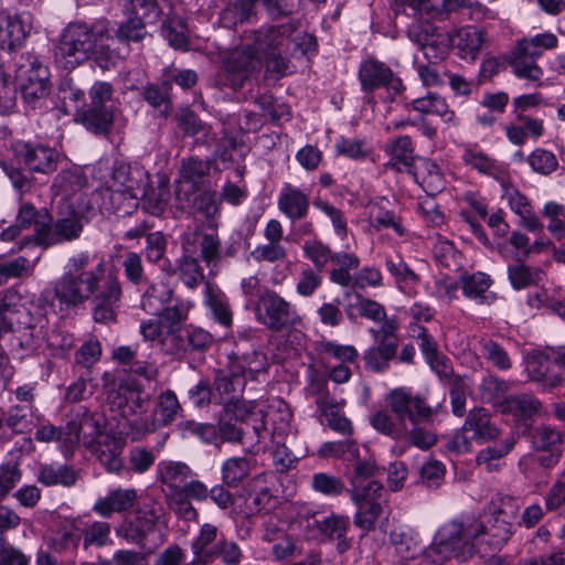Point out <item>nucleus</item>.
Listing matches in <instances>:
<instances>
[{
  "label": "nucleus",
  "mask_w": 565,
  "mask_h": 565,
  "mask_svg": "<svg viewBox=\"0 0 565 565\" xmlns=\"http://www.w3.org/2000/svg\"><path fill=\"white\" fill-rule=\"evenodd\" d=\"M297 22L265 26L246 32L244 43L230 51L217 75V84L238 90L265 63L266 75L279 79L294 73L290 58H300L317 50L316 38L298 30Z\"/></svg>",
  "instance_id": "1"
},
{
  "label": "nucleus",
  "mask_w": 565,
  "mask_h": 565,
  "mask_svg": "<svg viewBox=\"0 0 565 565\" xmlns=\"http://www.w3.org/2000/svg\"><path fill=\"white\" fill-rule=\"evenodd\" d=\"M90 263L87 252L74 255L68 262V273L57 284L51 310H45L44 316L57 315L54 309L58 302L61 311L63 305L66 308H76L84 301H89L90 312L94 318H116L121 306V282L116 269L106 268V262L102 258L97 265L86 270Z\"/></svg>",
  "instance_id": "2"
},
{
  "label": "nucleus",
  "mask_w": 565,
  "mask_h": 565,
  "mask_svg": "<svg viewBox=\"0 0 565 565\" xmlns=\"http://www.w3.org/2000/svg\"><path fill=\"white\" fill-rule=\"evenodd\" d=\"M110 409L117 413L118 429L121 434L139 439L141 436L168 425L181 412V405L172 391L162 392L154 409L149 413V395L128 384L119 385L109 396Z\"/></svg>",
  "instance_id": "3"
},
{
  "label": "nucleus",
  "mask_w": 565,
  "mask_h": 565,
  "mask_svg": "<svg viewBox=\"0 0 565 565\" xmlns=\"http://www.w3.org/2000/svg\"><path fill=\"white\" fill-rule=\"evenodd\" d=\"M149 180L150 174L141 164L115 162L102 190V209L108 213H130V210L138 206Z\"/></svg>",
  "instance_id": "4"
},
{
  "label": "nucleus",
  "mask_w": 565,
  "mask_h": 565,
  "mask_svg": "<svg viewBox=\"0 0 565 565\" xmlns=\"http://www.w3.org/2000/svg\"><path fill=\"white\" fill-rule=\"evenodd\" d=\"M183 257L179 264L180 278L189 288L198 287L204 280L195 255L200 253L202 260L207 265H216L221 257V242L216 234L188 230L182 235Z\"/></svg>",
  "instance_id": "5"
},
{
  "label": "nucleus",
  "mask_w": 565,
  "mask_h": 565,
  "mask_svg": "<svg viewBox=\"0 0 565 565\" xmlns=\"http://www.w3.org/2000/svg\"><path fill=\"white\" fill-rule=\"evenodd\" d=\"M106 32V23L93 25L75 22L63 31L55 50V60L66 70H73L90 58L96 41Z\"/></svg>",
  "instance_id": "6"
},
{
  "label": "nucleus",
  "mask_w": 565,
  "mask_h": 565,
  "mask_svg": "<svg viewBox=\"0 0 565 565\" xmlns=\"http://www.w3.org/2000/svg\"><path fill=\"white\" fill-rule=\"evenodd\" d=\"M113 86L108 82H96L89 89V105L79 115L81 122L95 135H106L114 122Z\"/></svg>",
  "instance_id": "7"
},
{
  "label": "nucleus",
  "mask_w": 565,
  "mask_h": 565,
  "mask_svg": "<svg viewBox=\"0 0 565 565\" xmlns=\"http://www.w3.org/2000/svg\"><path fill=\"white\" fill-rule=\"evenodd\" d=\"M519 516V507L512 498H501L499 503H493L492 513L487 523L480 522L484 530L479 536H487L486 541L494 550L501 548L512 534V526Z\"/></svg>",
  "instance_id": "8"
},
{
  "label": "nucleus",
  "mask_w": 565,
  "mask_h": 565,
  "mask_svg": "<svg viewBox=\"0 0 565 565\" xmlns=\"http://www.w3.org/2000/svg\"><path fill=\"white\" fill-rule=\"evenodd\" d=\"M359 81L362 90L372 93L384 87L388 94L387 99L394 102L404 90L402 79L383 62L369 58L361 63L359 68Z\"/></svg>",
  "instance_id": "9"
},
{
  "label": "nucleus",
  "mask_w": 565,
  "mask_h": 565,
  "mask_svg": "<svg viewBox=\"0 0 565 565\" xmlns=\"http://www.w3.org/2000/svg\"><path fill=\"white\" fill-rule=\"evenodd\" d=\"M407 35L419 47L428 62L445 58L452 44V36L447 31L430 23L409 25Z\"/></svg>",
  "instance_id": "10"
},
{
  "label": "nucleus",
  "mask_w": 565,
  "mask_h": 565,
  "mask_svg": "<svg viewBox=\"0 0 565 565\" xmlns=\"http://www.w3.org/2000/svg\"><path fill=\"white\" fill-rule=\"evenodd\" d=\"M14 159L30 172L50 174L57 169L60 152L40 142L17 141L12 145Z\"/></svg>",
  "instance_id": "11"
},
{
  "label": "nucleus",
  "mask_w": 565,
  "mask_h": 565,
  "mask_svg": "<svg viewBox=\"0 0 565 565\" xmlns=\"http://www.w3.org/2000/svg\"><path fill=\"white\" fill-rule=\"evenodd\" d=\"M386 403L396 416L401 427L405 426L406 419L416 425L419 422L428 420L433 414L431 407L423 398L413 396L404 388L393 390L386 396Z\"/></svg>",
  "instance_id": "12"
},
{
  "label": "nucleus",
  "mask_w": 565,
  "mask_h": 565,
  "mask_svg": "<svg viewBox=\"0 0 565 565\" xmlns=\"http://www.w3.org/2000/svg\"><path fill=\"white\" fill-rule=\"evenodd\" d=\"M539 50L527 38H523L516 42L515 47L511 52L509 64L513 74L530 82L541 85L544 75L543 70L537 65L536 58L542 55Z\"/></svg>",
  "instance_id": "13"
},
{
  "label": "nucleus",
  "mask_w": 565,
  "mask_h": 565,
  "mask_svg": "<svg viewBox=\"0 0 565 565\" xmlns=\"http://www.w3.org/2000/svg\"><path fill=\"white\" fill-rule=\"evenodd\" d=\"M83 231L81 216L73 212L66 217H60L54 224L38 222V245L50 246L79 237Z\"/></svg>",
  "instance_id": "14"
},
{
  "label": "nucleus",
  "mask_w": 565,
  "mask_h": 565,
  "mask_svg": "<svg viewBox=\"0 0 565 565\" xmlns=\"http://www.w3.org/2000/svg\"><path fill=\"white\" fill-rule=\"evenodd\" d=\"M484 526L478 521H472L468 525L451 521L444 524L436 536V544L447 553H459V550L467 545L470 540H478L479 532Z\"/></svg>",
  "instance_id": "15"
},
{
  "label": "nucleus",
  "mask_w": 565,
  "mask_h": 565,
  "mask_svg": "<svg viewBox=\"0 0 565 565\" xmlns=\"http://www.w3.org/2000/svg\"><path fill=\"white\" fill-rule=\"evenodd\" d=\"M395 329V320H384L380 329L372 330L375 339L381 342L377 348L369 350L365 354L366 365L373 371H383L395 355L397 348Z\"/></svg>",
  "instance_id": "16"
},
{
  "label": "nucleus",
  "mask_w": 565,
  "mask_h": 565,
  "mask_svg": "<svg viewBox=\"0 0 565 565\" xmlns=\"http://www.w3.org/2000/svg\"><path fill=\"white\" fill-rule=\"evenodd\" d=\"M103 426V420L99 416L92 415L82 407L67 423V436L65 439L68 444H72V448L78 445L81 439L85 444H92L100 436Z\"/></svg>",
  "instance_id": "17"
},
{
  "label": "nucleus",
  "mask_w": 565,
  "mask_h": 565,
  "mask_svg": "<svg viewBox=\"0 0 565 565\" xmlns=\"http://www.w3.org/2000/svg\"><path fill=\"white\" fill-rule=\"evenodd\" d=\"M532 443L534 448L542 452L539 457L541 466L550 468L558 461L563 443L561 431L551 426H539L533 433Z\"/></svg>",
  "instance_id": "18"
},
{
  "label": "nucleus",
  "mask_w": 565,
  "mask_h": 565,
  "mask_svg": "<svg viewBox=\"0 0 565 565\" xmlns=\"http://www.w3.org/2000/svg\"><path fill=\"white\" fill-rule=\"evenodd\" d=\"M31 30V24L22 15L0 14V49H20Z\"/></svg>",
  "instance_id": "19"
},
{
  "label": "nucleus",
  "mask_w": 565,
  "mask_h": 565,
  "mask_svg": "<svg viewBox=\"0 0 565 565\" xmlns=\"http://www.w3.org/2000/svg\"><path fill=\"white\" fill-rule=\"evenodd\" d=\"M384 150L390 156L385 167L396 172H408L418 158L415 156L411 137L406 135L390 139Z\"/></svg>",
  "instance_id": "20"
},
{
  "label": "nucleus",
  "mask_w": 565,
  "mask_h": 565,
  "mask_svg": "<svg viewBox=\"0 0 565 565\" xmlns=\"http://www.w3.org/2000/svg\"><path fill=\"white\" fill-rule=\"evenodd\" d=\"M277 205L284 215L295 222L308 215L310 201L302 190L285 183L279 192Z\"/></svg>",
  "instance_id": "21"
},
{
  "label": "nucleus",
  "mask_w": 565,
  "mask_h": 565,
  "mask_svg": "<svg viewBox=\"0 0 565 565\" xmlns=\"http://www.w3.org/2000/svg\"><path fill=\"white\" fill-rule=\"evenodd\" d=\"M302 250L305 257L312 263L313 269L318 271L329 263L352 264L353 262V258L348 256V252H333L327 244L317 238L305 241Z\"/></svg>",
  "instance_id": "22"
},
{
  "label": "nucleus",
  "mask_w": 565,
  "mask_h": 565,
  "mask_svg": "<svg viewBox=\"0 0 565 565\" xmlns=\"http://www.w3.org/2000/svg\"><path fill=\"white\" fill-rule=\"evenodd\" d=\"M43 220L45 223L51 222V215L45 210L38 211L31 203H22L20 205L15 224L3 230L0 237L4 242L13 241L18 237L21 230L30 227L34 224L33 238L38 243V222Z\"/></svg>",
  "instance_id": "23"
},
{
  "label": "nucleus",
  "mask_w": 565,
  "mask_h": 565,
  "mask_svg": "<svg viewBox=\"0 0 565 565\" xmlns=\"http://www.w3.org/2000/svg\"><path fill=\"white\" fill-rule=\"evenodd\" d=\"M264 425L254 426L253 427V436L247 437L242 428L237 427L234 423H232V418L226 417L223 414L218 422V441H227V443H242L245 445L249 451H256L258 446L264 438L263 436Z\"/></svg>",
  "instance_id": "24"
},
{
  "label": "nucleus",
  "mask_w": 565,
  "mask_h": 565,
  "mask_svg": "<svg viewBox=\"0 0 565 565\" xmlns=\"http://www.w3.org/2000/svg\"><path fill=\"white\" fill-rule=\"evenodd\" d=\"M462 161L479 173L491 177L502 184H504L508 179L507 168L479 149H465Z\"/></svg>",
  "instance_id": "25"
},
{
  "label": "nucleus",
  "mask_w": 565,
  "mask_h": 565,
  "mask_svg": "<svg viewBox=\"0 0 565 565\" xmlns=\"http://www.w3.org/2000/svg\"><path fill=\"white\" fill-rule=\"evenodd\" d=\"M136 501V490L118 488L110 491L106 497L98 499L93 510L100 516L109 518L114 513H120L131 509Z\"/></svg>",
  "instance_id": "26"
},
{
  "label": "nucleus",
  "mask_w": 565,
  "mask_h": 565,
  "mask_svg": "<svg viewBox=\"0 0 565 565\" xmlns=\"http://www.w3.org/2000/svg\"><path fill=\"white\" fill-rule=\"evenodd\" d=\"M486 41V31L475 25L461 28L452 36V44L461 58L476 61Z\"/></svg>",
  "instance_id": "27"
},
{
  "label": "nucleus",
  "mask_w": 565,
  "mask_h": 565,
  "mask_svg": "<svg viewBox=\"0 0 565 565\" xmlns=\"http://www.w3.org/2000/svg\"><path fill=\"white\" fill-rule=\"evenodd\" d=\"M405 109H413L424 115H436L447 124H456L455 111L449 109L445 98L436 93H428L426 96L406 102Z\"/></svg>",
  "instance_id": "28"
},
{
  "label": "nucleus",
  "mask_w": 565,
  "mask_h": 565,
  "mask_svg": "<svg viewBox=\"0 0 565 565\" xmlns=\"http://www.w3.org/2000/svg\"><path fill=\"white\" fill-rule=\"evenodd\" d=\"M407 173H411L427 192H438L444 188V177L439 167L428 158L418 157Z\"/></svg>",
  "instance_id": "29"
},
{
  "label": "nucleus",
  "mask_w": 565,
  "mask_h": 565,
  "mask_svg": "<svg viewBox=\"0 0 565 565\" xmlns=\"http://www.w3.org/2000/svg\"><path fill=\"white\" fill-rule=\"evenodd\" d=\"M391 540L395 546L396 553L404 559L422 558L423 561H426L431 558L433 563H438V559L434 558V554L437 552L436 546L425 550L420 542L404 532H393L391 534Z\"/></svg>",
  "instance_id": "30"
},
{
  "label": "nucleus",
  "mask_w": 565,
  "mask_h": 565,
  "mask_svg": "<svg viewBox=\"0 0 565 565\" xmlns=\"http://www.w3.org/2000/svg\"><path fill=\"white\" fill-rule=\"evenodd\" d=\"M552 362L565 370V347L551 348L546 351L534 350L527 359V367L533 373L532 377L536 381L543 380Z\"/></svg>",
  "instance_id": "31"
},
{
  "label": "nucleus",
  "mask_w": 565,
  "mask_h": 565,
  "mask_svg": "<svg viewBox=\"0 0 565 565\" xmlns=\"http://www.w3.org/2000/svg\"><path fill=\"white\" fill-rule=\"evenodd\" d=\"M465 430H470L478 441H489L500 435L499 428L491 423L488 412L482 408L473 409L467 416Z\"/></svg>",
  "instance_id": "32"
},
{
  "label": "nucleus",
  "mask_w": 565,
  "mask_h": 565,
  "mask_svg": "<svg viewBox=\"0 0 565 565\" xmlns=\"http://www.w3.org/2000/svg\"><path fill=\"white\" fill-rule=\"evenodd\" d=\"M256 17L255 0H235L220 13L222 26L233 29L238 24L249 22Z\"/></svg>",
  "instance_id": "33"
},
{
  "label": "nucleus",
  "mask_w": 565,
  "mask_h": 565,
  "mask_svg": "<svg viewBox=\"0 0 565 565\" xmlns=\"http://www.w3.org/2000/svg\"><path fill=\"white\" fill-rule=\"evenodd\" d=\"M217 527L205 523L192 543V551L198 563L207 564L214 559L215 543L220 540Z\"/></svg>",
  "instance_id": "34"
},
{
  "label": "nucleus",
  "mask_w": 565,
  "mask_h": 565,
  "mask_svg": "<svg viewBox=\"0 0 565 565\" xmlns=\"http://www.w3.org/2000/svg\"><path fill=\"white\" fill-rule=\"evenodd\" d=\"M113 43L114 39L106 28V32L96 41V45L92 51L90 57L103 71H109L125 57L119 49L113 47Z\"/></svg>",
  "instance_id": "35"
},
{
  "label": "nucleus",
  "mask_w": 565,
  "mask_h": 565,
  "mask_svg": "<svg viewBox=\"0 0 565 565\" xmlns=\"http://www.w3.org/2000/svg\"><path fill=\"white\" fill-rule=\"evenodd\" d=\"M515 444L513 437L505 439L499 446H491L478 452L476 462L478 467L488 473L497 472L503 466V458L511 451Z\"/></svg>",
  "instance_id": "36"
},
{
  "label": "nucleus",
  "mask_w": 565,
  "mask_h": 565,
  "mask_svg": "<svg viewBox=\"0 0 565 565\" xmlns=\"http://www.w3.org/2000/svg\"><path fill=\"white\" fill-rule=\"evenodd\" d=\"M541 407V403L531 395L510 396L501 404L503 413H509L518 419H527L539 415Z\"/></svg>",
  "instance_id": "37"
},
{
  "label": "nucleus",
  "mask_w": 565,
  "mask_h": 565,
  "mask_svg": "<svg viewBox=\"0 0 565 565\" xmlns=\"http://www.w3.org/2000/svg\"><path fill=\"white\" fill-rule=\"evenodd\" d=\"M321 416L327 424L335 431L342 435H349L352 431L351 423L348 418L340 415V405L329 395H323L317 401Z\"/></svg>",
  "instance_id": "38"
},
{
  "label": "nucleus",
  "mask_w": 565,
  "mask_h": 565,
  "mask_svg": "<svg viewBox=\"0 0 565 565\" xmlns=\"http://www.w3.org/2000/svg\"><path fill=\"white\" fill-rule=\"evenodd\" d=\"M39 260V256L30 259L25 256L9 258L0 256V286L11 278H21L30 275Z\"/></svg>",
  "instance_id": "39"
},
{
  "label": "nucleus",
  "mask_w": 565,
  "mask_h": 565,
  "mask_svg": "<svg viewBox=\"0 0 565 565\" xmlns=\"http://www.w3.org/2000/svg\"><path fill=\"white\" fill-rule=\"evenodd\" d=\"M41 70H47V67L40 62L36 55L22 53L14 61V79L19 87L36 82L38 76L35 74H40Z\"/></svg>",
  "instance_id": "40"
},
{
  "label": "nucleus",
  "mask_w": 565,
  "mask_h": 565,
  "mask_svg": "<svg viewBox=\"0 0 565 565\" xmlns=\"http://www.w3.org/2000/svg\"><path fill=\"white\" fill-rule=\"evenodd\" d=\"M385 265L386 269L394 277L396 285L401 290L406 291L407 289H411L418 284V275L413 269H411V267L398 254L395 256L386 257Z\"/></svg>",
  "instance_id": "41"
},
{
  "label": "nucleus",
  "mask_w": 565,
  "mask_h": 565,
  "mask_svg": "<svg viewBox=\"0 0 565 565\" xmlns=\"http://www.w3.org/2000/svg\"><path fill=\"white\" fill-rule=\"evenodd\" d=\"M76 472L68 466L45 465L40 469L38 480L47 486L71 487L76 482Z\"/></svg>",
  "instance_id": "42"
},
{
  "label": "nucleus",
  "mask_w": 565,
  "mask_h": 565,
  "mask_svg": "<svg viewBox=\"0 0 565 565\" xmlns=\"http://www.w3.org/2000/svg\"><path fill=\"white\" fill-rule=\"evenodd\" d=\"M35 75L38 76V78H35L36 82L24 84L20 87L24 102L32 108L41 107L42 102L50 93L49 70H41L40 74L38 73Z\"/></svg>",
  "instance_id": "43"
},
{
  "label": "nucleus",
  "mask_w": 565,
  "mask_h": 565,
  "mask_svg": "<svg viewBox=\"0 0 565 565\" xmlns=\"http://www.w3.org/2000/svg\"><path fill=\"white\" fill-rule=\"evenodd\" d=\"M158 470L160 480L169 486L171 491L181 489V484L191 476V469L182 462L162 461L159 463Z\"/></svg>",
  "instance_id": "44"
},
{
  "label": "nucleus",
  "mask_w": 565,
  "mask_h": 565,
  "mask_svg": "<svg viewBox=\"0 0 565 565\" xmlns=\"http://www.w3.org/2000/svg\"><path fill=\"white\" fill-rule=\"evenodd\" d=\"M211 169L210 161L199 157H188L181 160L178 178L194 184H201Z\"/></svg>",
  "instance_id": "45"
},
{
  "label": "nucleus",
  "mask_w": 565,
  "mask_h": 565,
  "mask_svg": "<svg viewBox=\"0 0 565 565\" xmlns=\"http://www.w3.org/2000/svg\"><path fill=\"white\" fill-rule=\"evenodd\" d=\"M153 288L148 289L141 300V307L147 315L158 318H183L188 311L181 306L163 307L162 302L153 295Z\"/></svg>",
  "instance_id": "46"
},
{
  "label": "nucleus",
  "mask_w": 565,
  "mask_h": 565,
  "mask_svg": "<svg viewBox=\"0 0 565 565\" xmlns=\"http://www.w3.org/2000/svg\"><path fill=\"white\" fill-rule=\"evenodd\" d=\"M129 13L146 26L156 24L162 10L157 0H128Z\"/></svg>",
  "instance_id": "47"
},
{
  "label": "nucleus",
  "mask_w": 565,
  "mask_h": 565,
  "mask_svg": "<svg viewBox=\"0 0 565 565\" xmlns=\"http://www.w3.org/2000/svg\"><path fill=\"white\" fill-rule=\"evenodd\" d=\"M462 289L467 297L478 300L483 303L488 300L489 296L486 295L491 286V278L483 273H475L465 275L461 278Z\"/></svg>",
  "instance_id": "48"
},
{
  "label": "nucleus",
  "mask_w": 565,
  "mask_h": 565,
  "mask_svg": "<svg viewBox=\"0 0 565 565\" xmlns=\"http://www.w3.org/2000/svg\"><path fill=\"white\" fill-rule=\"evenodd\" d=\"M145 201L146 210L152 215H160L168 205L170 191L168 183L161 181L157 189L149 185L145 188V194L140 195Z\"/></svg>",
  "instance_id": "49"
},
{
  "label": "nucleus",
  "mask_w": 565,
  "mask_h": 565,
  "mask_svg": "<svg viewBox=\"0 0 565 565\" xmlns=\"http://www.w3.org/2000/svg\"><path fill=\"white\" fill-rule=\"evenodd\" d=\"M84 177L73 170H62L55 178L52 189L57 195L70 198L84 186Z\"/></svg>",
  "instance_id": "50"
},
{
  "label": "nucleus",
  "mask_w": 565,
  "mask_h": 565,
  "mask_svg": "<svg viewBox=\"0 0 565 565\" xmlns=\"http://www.w3.org/2000/svg\"><path fill=\"white\" fill-rule=\"evenodd\" d=\"M196 82V72L189 68L169 66L163 70L161 75V86L166 87V89H171L172 84L178 85L182 89H189L193 87Z\"/></svg>",
  "instance_id": "51"
},
{
  "label": "nucleus",
  "mask_w": 565,
  "mask_h": 565,
  "mask_svg": "<svg viewBox=\"0 0 565 565\" xmlns=\"http://www.w3.org/2000/svg\"><path fill=\"white\" fill-rule=\"evenodd\" d=\"M371 225L376 230L392 228L397 235L404 234V227L393 211L384 210L379 203L371 207Z\"/></svg>",
  "instance_id": "52"
},
{
  "label": "nucleus",
  "mask_w": 565,
  "mask_h": 565,
  "mask_svg": "<svg viewBox=\"0 0 565 565\" xmlns=\"http://www.w3.org/2000/svg\"><path fill=\"white\" fill-rule=\"evenodd\" d=\"M147 34V26L130 13L127 20L121 22L115 31L117 40L126 44L141 42Z\"/></svg>",
  "instance_id": "53"
},
{
  "label": "nucleus",
  "mask_w": 565,
  "mask_h": 565,
  "mask_svg": "<svg viewBox=\"0 0 565 565\" xmlns=\"http://www.w3.org/2000/svg\"><path fill=\"white\" fill-rule=\"evenodd\" d=\"M250 257L257 263L284 262L287 258V248L281 242H267L257 245L252 252Z\"/></svg>",
  "instance_id": "54"
},
{
  "label": "nucleus",
  "mask_w": 565,
  "mask_h": 565,
  "mask_svg": "<svg viewBox=\"0 0 565 565\" xmlns=\"http://www.w3.org/2000/svg\"><path fill=\"white\" fill-rule=\"evenodd\" d=\"M169 90L156 84H149L142 89V98L153 108L159 109L160 114L167 117L171 110Z\"/></svg>",
  "instance_id": "55"
},
{
  "label": "nucleus",
  "mask_w": 565,
  "mask_h": 565,
  "mask_svg": "<svg viewBox=\"0 0 565 565\" xmlns=\"http://www.w3.org/2000/svg\"><path fill=\"white\" fill-rule=\"evenodd\" d=\"M358 508L354 515V524L363 531L375 529L376 522L382 514L381 503H354Z\"/></svg>",
  "instance_id": "56"
},
{
  "label": "nucleus",
  "mask_w": 565,
  "mask_h": 565,
  "mask_svg": "<svg viewBox=\"0 0 565 565\" xmlns=\"http://www.w3.org/2000/svg\"><path fill=\"white\" fill-rule=\"evenodd\" d=\"M258 310L264 311L267 318H282L292 313L289 302L276 294H267L258 302Z\"/></svg>",
  "instance_id": "57"
},
{
  "label": "nucleus",
  "mask_w": 565,
  "mask_h": 565,
  "mask_svg": "<svg viewBox=\"0 0 565 565\" xmlns=\"http://www.w3.org/2000/svg\"><path fill=\"white\" fill-rule=\"evenodd\" d=\"M321 457H339L345 460H355L359 458V448L352 440L326 443L319 449Z\"/></svg>",
  "instance_id": "58"
},
{
  "label": "nucleus",
  "mask_w": 565,
  "mask_h": 565,
  "mask_svg": "<svg viewBox=\"0 0 565 565\" xmlns=\"http://www.w3.org/2000/svg\"><path fill=\"white\" fill-rule=\"evenodd\" d=\"M249 471V463L244 458H230L223 465V480L227 486H237Z\"/></svg>",
  "instance_id": "59"
},
{
  "label": "nucleus",
  "mask_w": 565,
  "mask_h": 565,
  "mask_svg": "<svg viewBox=\"0 0 565 565\" xmlns=\"http://www.w3.org/2000/svg\"><path fill=\"white\" fill-rule=\"evenodd\" d=\"M200 184H194L181 179L175 180L177 207L181 211L191 212L198 198Z\"/></svg>",
  "instance_id": "60"
},
{
  "label": "nucleus",
  "mask_w": 565,
  "mask_h": 565,
  "mask_svg": "<svg viewBox=\"0 0 565 565\" xmlns=\"http://www.w3.org/2000/svg\"><path fill=\"white\" fill-rule=\"evenodd\" d=\"M179 128L188 136H202L207 138L209 127L204 125L199 117L191 110L181 111L178 117Z\"/></svg>",
  "instance_id": "61"
},
{
  "label": "nucleus",
  "mask_w": 565,
  "mask_h": 565,
  "mask_svg": "<svg viewBox=\"0 0 565 565\" xmlns=\"http://www.w3.org/2000/svg\"><path fill=\"white\" fill-rule=\"evenodd\" d=\"M334 148L338 154L347 157L352 160H361L369 156L370 151L365 148V143L362 140L350 139L340 137Z\"/></svg>",
  "instance_id": "62"
},
{
  "label": "nucleus",
  "mask_w": 565,
  "mask_h": 565,
  "mask_svg": "<svg viewBox=\"0 0 565 565\" xmlns=\"http://www.w3.org/2000/svg\"><path fill=\"white\" fill-rule=\"evenodd\" d=\"M531 168L541 174H550L556 170L558 162L554 153L545 149H535L527 158Z\"/></svg>",
  "instance_id": "63"
},
{
  "label": "nucleus",
  "mask_w": 565,
  "mask_h": 565,
  "mask_svg": "<svg viewBox=\"0 0 565 565\" xmlns=\"http://www.w3.org/2000/svg\"><path fill=\"white\" fill-rule=\"evenodd\" d=\"M402 437H404L412 446L423 450L429 449L437 441L435 434L419 427L418 424L413 425V428L409 430H407L405 426L402 427Z\"/></svg>",
  "instance_id": "64"
}]
</instances>
